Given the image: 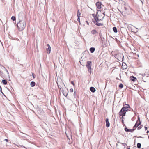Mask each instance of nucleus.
<instances>
[{
    "mask_svg": "<svg viewBox=\"0 0 149 149\" xmlns=\"http://www.w3.org/2000/svg\"><path fill=\"white\" fill-rule=\"evenodd\" d=\"M95 50V49L94 47H91L90 49V51L91 53H93Z\"/></svg>",
    "mask_w": 149,
    "mask_h": 149,
    "instance_id": "14",
    "label": "nucleus"
},
{
    "mask_svg": "<svg viewBox=\"0 0 149 149\" xmlns=\"http://www.w3.org/2000/svg\"><path fill=\"white\" fill-rule=\"evenodd\" d=\"M134 130V129H129L126 127L125 128V131L127 132H132Z\"/></svg>",
    "mask_w": 149,
    "mask_h": 149,
    "instance_id": "11",
    "label": "nucleus"
},
{
    "mask_svg": "<svg viewBox=\"0 0 149 149\" xmlns=\"http://www.w3.org/2000/svg\"><path fill=\"white\" fill-rule=\"evenodd\" d=\"M123 85L122 84H120V85L119 86V87L120 88H122L123 87Z\"/></svg>",
    "mask_w": 149,
    "mask_h": 149,
    "instance_id": "24",
    "label": "nucleus"
},
{
    "mask_svg": "<svg viewBox=\"0 0 149 149\" xmlns=\"http://www.w3.org/2000/svg\"><path fill=\"white\" fill-rule=\"evenodd\" d=\"M88 71L89 72H90V74H91V69H88Z\"/></svg>",
    "mask_w": 149,
    "mask_h": 149,
    "instance_id": "32",
    "label": "nucleus"
},
{
    "mask_svg": "<svg viewBox=\"0 0 149 149\" xmlns=\"http://www.w3.org/2000/svg\"><path fill=\"white\" fill-rule=\"evenodd\" d=\"M95 20V21H94L93 22L96 25L99 26H102L103 25V24H102L98 23V21H99V20Z\"/></svg>",
    "mask_w": 149,
    "mask_h": 149,
    "instance_id": "8",
    "label": "nucleus"
},
{
    "mask_svg": "<svg viewBox=\"0 0 149 149\" xmlns=\"http://www.w3.org/2000/svg\"><path fill=\"white\" fill-rule=\"evenodd\" d=\"M148 138H149V136H148Z\"/></svg>",
    "mask_w": 149,
    "mask_h": 149,
    "instance_id": "43",
    "label": "nucleus"
},
{
    "mask_svg": "<svg viewBox=\"0 0 149 149\" xmlns=\"http://www.w3.org/2000/svg\"><path fill=\"white\" fill-rule=\"evenodd\" d=\"M32 76H33V78H35V75L33 73H32Z\"/></svg>",
    "mask_w": 149,
    "mask_h": 149,
    "instance_id": "29",
    "label": "nucleus"
},
{
    "mask_svg": "<svg viewBox=\"0 0 149 149\" xmlns=\"http://www.w3.org/2000/svg\"><path fill=\"white\" fill-rule=\"evenodd\" d=\"M137 56H138V57H139V55L138 54Z\"/></svg>",
    "mask_w": 149,
    "mask_h": 149,
    "instance_id": "39",
    "label": "nucleus"
},
{
    "mask_svg": "<svg viewBox=\"0 0 149 149\" xmlns=\"http://www.w3.org/2000/svg\"><path fill=\"white\" fill-rule=\"evenodd\" d=\"M137 122L136 123V124H135V125H134V127H137V126H136V125H137Z\"/></svg>",
    "mask_w": 149,
    "mask_h": 149,
    "instance_id": "27",
    "label": "nucleus"
},
{
    "mask_svg": "<svg viewBox=\"0 0 149 149\" xmlns=\"http://www.w3.org/2000/svg\"><path fill=\"white\" fill-rule=\"evenodd\" d=\"M4 140L6 141L7 142H8V140L7 139H5Z\"/></svg>",
    "mask_w": 149,
    "mask_h": 149,
    "instance_id": "34",
    "label": "nucleus"
},
{
    "mask_svg": "<svg viewBox=\"0 0 149 149\" xmlns=\"http://www.w3.org/2000/svg\"><path fill=\"white\" fill-rule=\"evenodd\" d=\"M47 45L48 47V48H46L47 53V54H49L51 52V47L49 44H47Z\"/></svg>",
    "mask_w": 149,
    "mask_h": 149,
    "instance_id": "6",
    "label": "nucleus"
},
{
    "mask_svg": "<svg viewBox=\"0 0 149 149\" xmlns=\"http://www.w3.org/2000/svg\"><path fill=\"white\" fill-rule=\"evenodd\" d=\"M132 79L131 78V79L134 81H135L136 79L134 77H132Z\"/></svg>",
    "mask_w": 149,
    "mask_h": 149,
    "instance_id": "23",
    "label": "nucleus"
},
{
    "mask_svg": "<svg viewBox=\"0 0 149 149\" xmlns=\"http://www.w3.org/2000/svg\"><path fill=\"white\" fill-rule=\"evenodd\" d=\"M129 108L130 106L129 104H126L124 105L119 112V115L120 116H125L126 113V111H127L128 110V109Z\"/></svg>",
    "mask_w": 149,
    "mask_h": 149,
    "instance_id": "2",
    "label": "nucleus"
},
{
    "mask_svg": "<svg viewBox=\"0 0 149 149\" xmlns=\"http://www.w3.org/2000/svg\"><path fill=\"white\" fill-rule=\"evenodd\" d=\"M134 50L135 51V49H134Z\"/></svg>",
    "mask_w": 149,
    "mask_h": 149,
    "instance_id": "40",
    "label": "nucleus"
},
{
    "mask_svg": "<svg viewBox=\"0 0 149 149\" xmlns=\"http://www.w3.org/2000/svg\"><path fill=\"white\" fill-rule=\"evenodd\" d=\"M96 6L97 8L100 9L101 8V3L100 2H98L96 3Z\"/></svg>",
    "mask_w": 149,
    "mask_h": 149,
    "instance_id": "9",
    "label": "nucleus"
},
{
    "mask_svg": "<svg viewBox=\"0 0 149 149\" xmlns=\"http://www.w3.org/2000/svg\"><path fill=\"white\" fill-rule=\"evenodd\" d=\"M106 126L107 127H108L110 126V123L109 121L108 118H106Z\"/></svg>",
    "mask_w": 149,
    "mask_h": 149,
    "instance_id": "10",
    "label": "nucleus"
},
{
    "mask_svg": "<svg viewBox=\"0 0 149 149\" xmlns=\"http://www.w3.org/2000/svg\"><path fill=\"white\" fill-rule=\"evenodd\" d=\"M91 33L93 35L95 34L96 33H98L97 31L95 30H93L91 31Z\"/></svg>",
    "mask_w": 149,
    "mask_h": 149,
    "instance_id": "13",
    "label": "nucleus"
},
{
    "mask_svg": "<svg viewBox=\"0 0 149 149\" xmlns=\"http://www.w3.org/2000/svg\"><path fill=\"white\" fill-rule=\"evenodd\" d=\"M22 15V13H19V19H20V17L21 16V15Z\"/></svg>",
    "mask_w": 149,
    "mask_h": 149,
    "instance_id": "31",
    "label": "nucleus"
},
{
    "mask_svg": "<svg viewBox=\"0 0 149 149\" xmlns=\"http://www.w3.org/2000/svg\"><path fill=\"white\" fill-rule=\"evenodd\" d=\"M56 83L57 86L58 87V88L60 90H61L62 88L64 86H65L64 83L63 82L61 79L59 78L58 79H57V81Z\"/></svg>",
    "mask_w": 149,
    "mask_h": 149,
    "instance_id": "3",
    "label": "nucleus"
},
{
    "mask_svg": "<svg viewBox=\"0 0 149 149\" xmlns=\"http://www.w3.org/2000/svg\"><path fill=\"white\" fill-rule=\"evenodd\" d=\"M138 120L139 121V122L138 123L137 122V124L136 125V126H138L141 124V122L140 120V118L139 117H138Z\"/></svg>",
    "mask_w": 149,
    "mask_h": 149,
    "instance_id": "16",
    "label": "nucleus"
},
{
    "mask_svg": "<svg viewBox=\"0 0 149 149\" xmlns=\"http://www.w3.org/2000/svg\"><path fill=\"white\" fill-rule=\"evenodd\" d=\"M144 128L145 129V130H146L147 129V127H146V126L144 127Z\"/></svg>",
    "mask_w": 149,
    "mask_h": 149,
    "instance_id": "35",
    "label": "nucleus"
},
{
    "mask_svg": "<svg viewBox=\"0 0 149 149\" xmlns=\"http://www.w3.org/2000/svg\"><path fill=\"white\" fill-rule=\"evenodd\" d=\"M123 118V116H122V117L121 118Z\"/></svg>",
    "mask_w": 149,
    "mask_h": 149,
    "instance_id": "41",
    "label": "nucleus"
},
{
    "mask_svg": "<svg viewBox=\"0 0 149 149\" xmlns=\"http://www.w3.org/2000/svg\"><path fill=\"white\" fill-rule=\"evenodd\" d=\"M123 12L128 15L131 13V9L129 6L125 5L124 7V10Z\"/></svg>",
    "mask_w": 149,
    "mask_h": 149,
    "instance_id": "4",
    "label": "nucleus"
},
{
    "mask_svg": "<svg viewBox=\"0 0 149 149\" xmlns=\"http://www.w3.org/2000/svg\"><path fill=\"white\" fill-rule=\"evenodd\" d=\"M26 23L24 20L20 19L17 24V27L19 31H22L25 27Z\"/></svg>",
    "mask_w": 149,
    "mask_h": 149,
    "instance_id": "1",
    "label": "nucleus"
},
{
    "mask_svg": "<svg viewBox=\"0 0 149 149\" xmlns=\"http://www.w3.org/2000/svg\"><path fill=\"white\" fill-rule=\"evenodd\" d=\"M2 82L4 85H6L7 83V81L5 79L2 80Z\"/></svg>",
    "mask_w": 149,
    "mask_h": 149,
    "instance_id": "17",
    "label": "nucleus"
},
{
    "mask_svg": "<svg viewBox=\"0 0 149 149\" xmlns=\"http://www.w3.org/2000/svg\"><path fill=\"white\" fill-rule=\"evenodd\" d=\"M77 20L79 22V23L80 22V19L79 18V17H78Z\"/></svg>",
    "mask_w": 149,
    "mask_h": 149,
    "instance_id": "28",
    "label": "nucleus"
},
{
    "mask_svg": "<svg viewBox=\"0 0 149 149\" xmlns=\"http://www.w3.org/2000/svg\"><path fill=\"white\" fill-rule=\"evenodd\" d=\"M81 13L79 12V10H78V12H77V16L79 17L80 15H81Z\"/></svg>",
    "mask_w": 149,
    "mask_h": 149,
    "instance_id": "21",
    "label": "nucleus"
},
{
    "mask_svg": "<svg viewBox=\"0 0 149 149\" xmlns=\"http://www.w3.org/2000/svg\"><path fill=\"white\" fill-rule=\"evenodd\" d=\"M11 19H12L13 21H15L16 20V18L14 16H12L11 18Z\"/></svg>",
    "mask_w": 149,
    "mask_h": 149,
    "instance_id": "20",
    "label": "nucleus"
},
{
    "mask_svg": "<svg viewBox=\"0 0 149 149\" xmlns=\"http://www.w3.org/2000/svg\"><path fill=\"white\" fill-rule=\"evenodd\" d=\"M70 92H73V89L72 88H71L70 89Z\"/></svg>",
    "mask_w": 149,
    "mask_h": 149,
    "instance_id": "25",
    "label": "nucleus"
},
{
    "mask_svg": "<svg viewBox=\"0 0 149 149\" xmlns=\"http://www.w3.org/2000/svg\"><path fill=\"white\" fill-rule=\"evenodd\" d=\"M149 132V131H147L146 132L147 133H148Z\"/></svg>",
    "mask_w": 149,
    "mask_h": 149,
    "instance_id": "37",
    "label": "nucleus"
},
{
    "mask_svg": "<svg viewBox=\"0 0 149 149\" xmlns=\"http://www.w3.org/2000/svg\"><path fill=\"white\" fill-rule=\"evenodd\" d=\"M141 144L140 143H138L137 144V147L139 148L141 147Z\"/></svg>",
    "mask_w": 149,
    "mask_h": 149,
    "instance_id": "19",
    "label": "nucleus"
},
{
    "mask_svg": "<svg viewBox=\"0 0 149 149\" xmlns=\"http://www.w3.org/2000/svg\"><path fill=\"white\" fill-rule=\"evenodd\" d=\"M17 146H18L19 147H24L25 148H26V149L27 148H26V147H25L23 146V145H17Z\"/></svg>",
    "mask_w": 149,
    "mask_h": 149,
    "instance_id": "22",
    "label": "nucleus"
},
{
    "mask_svg": "<svg viewBox=\"0 0 149 149\" xmlns=\"http://www.w3.org/2000/svg\"><path fill=\"white\" fill-rule=\"evenodd\" d=\"M141 127H141V126H139V127L138 128V130L140 129H141Z\"/></svg>",
    "mask_w": 149,
    "mask_h": 149,
    "instance_id": "33",
    "label": "nucleus"
},
{
    "mask_svg": "<svg viewBox=\"0 0 149 149\" xmlns=\"http://www.w3.org/2000/svg\"><path fill=\"white\" fill-rule=\"evenodd\" d=\"M142 149H143V148H142Z\"/></svg>",
    "mask_w": 149,
    "mask_h": 149,
    "instance_id": "44",
    "label": "nucleus"
},
{
    "mask_svg": "<svg viewBox=\"0 0 149 149\" xmlns=\"http://www.w3.org/2000/svg\"><path fill=\"white\" fill-rule=\"evenodd\" d=\"M35 82L34 81H32L30 83V85L32 87H33L35 86Z\"/></svg>",
    "mask_w": 149,
    "mask_h": 149,
    "instance_id": "15",
    "label": "nucleus"
},
{
    "mask_svg": "<svg viewBox=\"0 0 149 149\" xmlns=\"http://www.w3.org/2000/svg\"><path fill=\"white\" fill-rule=\"evenodd\" d=\"M105 14L104 13H102L100 15H97L96 16V17H94L95 20H97L101 21L102 20L104 17Z\"/></svg>",
    "mask_w": 149,
    "mask_h": 149,
    "instance_id": "5",
    "label": "nucleus"
},
{
    "mask_svg": "<svg viewBox=\"0 0 149 149\" xmlns=\"http://www.w3.org/2000/svg\"><path fill=\"white\" fill-rule=\"evenodd\" d=\"M130 149V148H128V149Z\"/></svg>",
    "mask_w": 149,
    "mask_h": 149,
    "instance_id": "42",
    "label": "nucleus"
},
{
    "mask_svg": "<svg viewBox=\"0 0 149 149\" xmlns=\"http://www.w3.org/2000/svg\"><path fill=\"white\" fill-rule=\"evenodd\" d=\"M6 72H8V70H6Z\"/></svg>",
    "mask_w": 149,
    "mask_h": 149,
    "instance_id": "38",
    "label": "nucleus"
},
{
    "mask_svg": "<svg viewBox=\"0 0 149 149\" xmlns=\"http://www.w3.org/2000/svg\"><path fill=\"white\" fill-rule=\"evenodd\" d=\"M0 91H1V92L3 94V93H2V88L0 85Z\"/></svg>",
    "mask_w": 149,
    "mask_h": 149,
    "instance_id": "30",
    "label": "nucleus"
},
{
    "mask_svg": "<svg viewBox=\"0 0 149 149\" xmlns=\"http://www.w3.org/2000/svg\"><path fill=\"white\" fill-rule=\"evenodd\" d=\"M91 62L90 61H88L87 62V65H86V66L88 69H91Z\"/></svg>",
    "mask_w": 149,
    "mask_h": 149,
    "instance_id": "7",
    "label": "nucleus"
},
{
    "mask_svg": "<svg viewBox=\"0 0 149 149\" xmlns=\"http://www.w3.org/2000/svg\"><path fill=\"white\" fill-rule=\"evenodd\" d=\"M90 90L92 92H93V93L94 92L96 91L95 88L94 87H91L90 88Z\"/></svg>",
    "mask_w": 149,
    "mask_h": 149,
    "instance_id": "12",
    "label": "nucleus"
},
{
    "mask_svg": "<svg viewBox=\"0 0 149 149\" xmlns=\"http://www.w3.org/2000/svg\"><path fill=\"white\" fill-rule=\"evenodd\" d=\"M71 83L74 86V83L73 81H72L71 82Z\"/></svg>",
    "mask_w": 149,
    "mask_h": 149,
    "instance_id": "26",
    "label": "nucleus"
},
{
    "mask_svg": "<svg viewBox=\"0 0 149 149\" xmlns=\"http://www.w3.org/2000/svg\"><path fill=\"white\" fill-rule=\"evenodd\" d=\"M122 123H124V121H123V120H122Z\"/></svg>",
    "mask_w": 149,
    "mask_h": 149,
    "instance_id": "36",
    "label": "nucleus"
},
{
    "mask_svg": "<svg viewBox=\"0 0 149 149\" xmlns=\"http://www.w3.org/2000/svg\"><path fill=\"white\" fill-rule=\"evenodd\" d=\"M113 30L115 33H117V29L116 27H113Z\"/></svg>",
    "mask_w": 149,
    "mask_h": 149,
    "instance_id": "18",
    "label": "nucleus"
}]
</instances>
